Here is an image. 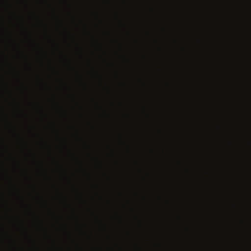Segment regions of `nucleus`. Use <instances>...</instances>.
<instances>
[{
  "label": "nucleus",
  "instance_id": "8",
  "mask_svg": "<svg viewBox=\"0 0 251 251\" xmlns=\"http://www.w3.org/2000/svg\"><path fill=\"white\" fill-rule=\"evenodd\" d=\"M10 130L12 136L17 139H20V135L17 131V127L16 125L13 122H11L10 123Z\"/></svg>",
  "mask_w": 251,
  "mask_h": 251
},
{
  "label": "nucleus",
  "instance_id": "9",
  "mask_svg": "<svg viewBox=\"0 0 251 251\" xmlns=\"http://www.w3.org/2000/svg\"><path fill=\"white\" fill-rule=\"evenodd\" d=\"M10 8L12 9V10H11V13H10L11 20L13 22V21H14V20H18L19 17H18L16 11L13 10L14 6L13 4H11L10 5Z\"/></svg>",
  "mask_w": 251,
  "mask_h": 251
},
{
  "label": "nucleus",
  "instance_id": "4",
  "mask_svg": "<svg viewBox=\"0 0 251 251\" xmlns=\"http://www.w3.org/2000/svg\"><path fill=\"white\" fill-rule=\"evenodd\" d=\"M10 184L12 196L16 197L18 199H20L21 197L19 189L12 176H11L10 178Z\"/></svg>",
  "mask_w": 251,
  "mask_h": 251
},
{
  "label": "nucleus",
  "instance_id": "6",
  "mask_svg": "<svg viewBox=\"0 0 251 251\" xmlns=\"http://www.w3.org/2000/svg\"><path fill=\"white\" fill-rule=\"evenodd\" d=\"M10 158L12 163L13 172L14 173H16L17 170L20 168V163L13 152L10 153Z\"/></svg>",
  "mask_w": 251,
  "mask_h": 251
},
{
  "label": "nucleus",
  "instance_id": "5",
  "mask_svg": "<svg viewBox=\"0 0 251 251\" xmlns=\"http://www.w3.org/2000/svg\"><path fill=\"white\" fill-rule=\"evenodd\" d=\"M10 73L12 77L14 78L17 82H20V73L18 70L17 67L12 63L10 64Z\"/></svg>",
  "mask_w": 251,
  "mask_h": 251
},
{
  "label": "nucleus",
  "instance_id": "3",
  "mask_svg": "<svg viewBox=\"0 0 251 251\" xmlns=\"http://www.w3.org/2000/svg\"><path fill=\"white\" fill-rule=\"evenodd\" d=\"M10 96L11 99V105L13 110L14 115V116H17L20 112L19 102L14 95V93L12 90H11L10 92Z\"/></svg>",
  "mask_w": 251,
  "mask_h": 251
},
{
  "label": "nucleus",
  "instance_id": "7",
  "mask_svg": "<svg viewBox=\"0 0 251 251\" xmlns=\"http://www.w3.org/2000/svg\"><path fill=\"white\" fill-rule=\"evenodd\" d=\"M10 42L13 50L15 51H16L18 54H19L20 52L19 45L17 43L16 39L14 38L13 34L12 32L10 33Z\"/></svg>",
  "mask_w": 251,
  "mask_h": 251
},
{
  "label": "nucleus",
  "instance_id": "2",
  "mask_svg": "<svg viewBox=\"0 0 251 251\" xmlns=\"http://www.w3.org/2000/svg\"><path fill=\"white\" fill-rule=\"evenodd\" d=\"M10 212L12 213L11 220L12 225V228L8 235V238L11 241H15L19 238L31 239L32 237L23 226L19 224V218L14 215V208H10Z\"/></svg>",
  "mask_w": 251,
  "mask_h": 251
},
{
  "label": "nucleus",
  "instance_id": "1",
  "mask_svg": "<svg viewBox=\"0 0 251 251\" xmlns=\"http://www.w3.org/2000/svg\"><path fill=\"white\" fill-rule=\"evenodd\" d=\"M3 153L1 152V251H100V250H6L4 248L3 245Z\"/></svg>",
  "mask_w": 251,
  "mask_h": 251
}]
</instances>
